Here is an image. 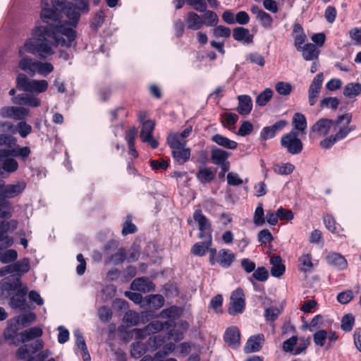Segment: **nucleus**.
I'll return each instance as SVG.
<instances>
[{
	"mask_svg": "<svg viewBox=\"0 0 361 361\" xmlns=\"http://www.w3.org/2000/svg\"><path fill=\"white\" fill-rule=\"evenodd\" d=\"M73 335L76 340V345L81 350V356L83 361H90L91 357L82 332L79 329H75L73 331Z\"/></svg>",
	"mask_w": 361,
	"mask_h": 361,
	"instance_id": "25",
	"label": "nucleus"
},
{
	"mask_svg": "<svg viewBox=\"0 0 361 361\" xmlns=\"http://www.w3.org/2000/svg\"><path fill=\"white\" fill-rule=\"evenodd\" d=\"M225 342L232 348L236 349L240 346V334L235 326L228 328L224 334Z\"/></svg>",
	"mask_w": 361,
	"mask_h": 361,
	"instance_id": "20",
	"label": "nucleus"
},
{
	"mask_svg": "<svg viewBox=\"0 0 361 361\" xmlns=\"http://www.w3.org/2000/svg\"><path fill=\"white\" fill-rule=\"evenodd\" d=\"M264 211L262 203H258L253 215V223L256 226H262L265 224Z\"/></svg>",
	"mask_w": 361,
	"mask_h": 361,
	"instance_id": "46",
	"label": "nucleus"
},
{
	"mask_svg": "<svg viewBox=\"0 0 361 361\" xmlns=\"http://www.w3.org/2000/svg\"><path fill=\"white\" fill-rule=\"evenodd\" d=\"M250 10L263 28L266 30H271L273 28L274 19L270 14L260 8L256 4L252 5Z\"/></svg>",
	"mask_w": 361,
	"mask_h": 361,
	"instance_id": "13",
	"label": "nucleus"
},
{
	"mask_svg": "<svg viewBox=\"0 0 361 361\" xmlns=\"http://www.w3.org/2000/svg\"><path fill=\"white\" fill-rule=\"evenodd\" d=\"M328 332L324 329H319L313 334V340L316 345L323 347L327 339Z\"/></svg>",
	"mask_w": 361,
	"mask_h": 361,
	"instance_id": "58",
	"label": "nucleus"
},
{
	"mask_svg": "<svg viewBox=\"0 0 361 361\" xmlns=\"http://www.w3.org/2000/svg\"><path fill=\"white\" fill-rule=\"evenodd\" d=\"M146 350V345L141 341L135 342L131 345V355L135 358L140 357L145 353Z\"/></svg>",
	"mask_w": 361,
	"mask_h": 361,
	"instance_id": "51",
	"label": "nucleus"
},
{
	"mask_svg": "<svg viewBox=\"0 0 361 361\" xmlns=\"http://www.w3.org/2000/svg\"><path fill=\"white\" fill-rule=\"evenodd\" d=\"M8 150L13 157H19L23 161L26 160L31 154L30 149L28 147L18 146L15 149Z\"/></svg>",
	"mask_w": 361,
	"mask_h": 361,
	"instance_id": "52",
	"label": "nucleus"
},
{
	"mask_svg": "<svg viewBox=\"0 0 361 361\" xmlns=\"http://www.w3.org/2000/svg\"><path fill=\"white\" fill-rule=\"evenodd\" d=\"M203 239L204 240V242L197 243L192 246V252L194 255L202 257L205 255L207 250H209V247L212 242V238Z\"/></svg>",
	"mask_w": 361,
	"mask_h": 361,
	"instance_id": "35",
	"label": "nucleus"
},
{
	"mask_svg": "<svg viewBox=\"0 0 361 361\" xmlns=\"http://www.w3.org/2000/svg\"><path fill=\"white\" fill-rule=\"evenodd\" d=\"M14 271L16 274H23L26 273L30 270V259L27 257L23 258L21 260L16 262L13 264Z\"/></svg>",
	"mask_w": 361,
	"mask_h": 361,
	"instance_id": "50",
	"label": "nucleus"
},
{
	"mask_svg": "<svg viewBox=\"0 0 361 361\" xmlns=\"http://www.w3.org/2000/svg\"><path fill=\"white\" fill-rule=\"evenodd\" d=\"M292 123L294 129L299 132H304L307 126L305 115L298 112L293 115Z\"/></svg>",
	"mask_w": 361,
	"mask_h": 361,
	"instance_id": "41",
	"label": "nucleus"
},
{
	"mask_svg": "<svg viewBox=\"0 0 361 361\" xmlns=\"http://www.w3.org/2000/svg\"><path fill=\"white\" fill-rule=\"evenodd\" d=\"M172 154L173 158L179 163L184 164L190 157V150L185 147L178 148V149H173Z\"/></svg>",
	"mask_w": 361,
	"mask_h": 361,
	"instance_id": "43",
	"label": "nucleus"
},
{
	"mask_svg": "<svg viewBox=\"0 0 361 361\" xmlns=\"http://www.w3.org/2000/svg\"><path fill=\"white\" fill-rule=\"evenodd\" d=\"M43 331L39 326H33L24 330L20 333L21 341L23 342L29 341L35 338H39L42 336Z\"/></svg>",
	"mask_w": 361,
	"mask_h": 361,
	"instance_id": "34",
	"label": "nucleus"
},
{
	"mask_svg": "<svg viewBox=\"0 0 361 361\" xmlns=\"http://www.w3.org/2000/svg\"><path fill=\"white\" fill-rule=\"evenodd\" d=\"M39 19L46 26L55 25L62 22V13L59 9L51 6L49 0H41Z\"/></svg>",
	"mask_w": 361,
	"mask_h": 361,
	"instance_id": "6",
	"label": "nucleus"
},
{
	"mask_svg": "<svg viewBox=\"0 0 361 361\" xmlns=\"http://www.w3.org/2000/svg\"><path fill=\"white\" fill-rule=\"evenodd\" d=\"M343 119H346L347 123L351 122L352 115L350 114H345L338 116L336 120L324 118H320L310 128V133L314 134L317 136L324 137L329 133L331 128L336 129L342 123Z\"/></svg>",
	"mask_w": 361,
	"mask_h": 361,
	"instance_id": "4",
	"label": "nucleus"
},
{
	"mask_svg": "<svg viewBox=\"0 0 361 361\" xmlns=\"http://www.w3.org/2000/svg\"><path fill=\"white\" fill-rule=\"evenodd\" d=\"M264 341V336L262 334L252 336L247 340L244 350L246 353L259 351Z\"/></svg>",
	"mask_w": 361,
	"mask_h": 361,
	"instance_id": "23",
	"label": "nucleus"
},
{
	"mask_svg": "<svg viewBox=\"0 0 361 361\" xmlns=\"http://www.w3.org/2000/svg\"><path fill=\"white\" fill-rule=\"evenodd\" d=\"M8 149H0V170L11 174L18 169V163L12 157Z\"/></svg>",
	"mask_w": 361,
	"mask_h": 361,
	"instance_id": "12",
	"label": "nucleus"
},
{
	"mask_svg": "<svg viewBox=\"0 0 361 361\" xmlns=\"http://www.w3.org/2000/svg\"><path fill=\"white\" fill-rule=\"evenodd\" d=\"M48 87L49 83L46 80L30 79L25 74L19 73L16 76V87L25 92L13 97L11 102L16 105L37 108L42 104L37 94L46 92Z\"/></svg>",
	"mask_w": 361,
	"mask_h": 361,
	"instance_id": "3",
	"label": "nucleus"
},
{
	"mask_svg": "<svg viewBox=\"0 0 361 361\" xmlns=\"http://www.w3.org/2000/svg\"><path fill=\"white\" fill-rule=\"evenodd\" d=\"M209 263L211 265L219 264L223 268H228L235 259V254L228 249H221L218 252L215 248H210Z\"/></svg>",
	"mask_w": 361,
	"mask_h": 361,
	"instance_id": "7",
	"label": "nucleus"
},
{
	"mask_svg": "<svg viewBox=\"0 0 361 361\" xmlns=\"http://www.w3.org/2000/svg\"><path fill=\"white\" fill-rule=\"evenodd\" d=\"M17 133L23 138L26 137L32 132V126L25 121H20L17 124Z\"/></svg>",
	"mask_w": 361,
	"mask_h": 361,
	"instance_id": "63",
	"label": "nucleus"
},
{
	"mask_svg": "<svg viewBox=\"0 0 361 361\" xmlns=\"http://www.w3.org/2000/svg\"><path fill=\"white\" fill-rule=\"evenodd\" d=\"M30 34L31 37L18 48V56L20 58L18 68L31 76L38 74L46 77L53 72L54 66L49 62L33 59L25 53L37 55L39 59L45 60L55 53L59 46L47 37L43 27L35 25Z\"/></svg>",
	"mask_w": 361,
	"mask_h": 361,
	"instance_id": "1",
	"label": "nucleus"
},
{
	"mask_svg": "<svg viewBox=\"0 0 361 361\" xmlns=\"http://www.w3.org/2000/svg\"><path fill=\"white\" fill-rule=\"evenodd\" d=\"M298 269L300 271L307 273L311 271L313 267L312 255L309 253L302 254L298 259Z\"/></svg>",
	"mask_w": 361,
	"mask_h": 361,
	"instance_id": "37",
	"label": "nucleus"
},
{
	"mask_svg": "<svg viewBox=\"0 0 361 361\" xmlns=\"http://www.w3.org/2000/svg\"><path fill=\"white\" fill-rule=\"evenodd\" d=\"M174 324L172 321H167L165 322H161L159 321H154L151 322L147 326V330L149 334H155L164 328L168 329L169 326H171Z\"/></svg>",
	"mask_w": 361,
	"mask_h": 361,
	"instance_id": "44",
	"label": "nucleus"
},
{
	"mask_svg": "<svg viewBox=\"0 0 361 361\" xmlns=\"http://www.w3.org/2000/svg\"><path fill=\"white\" fill-rule=\"evenodd\" d=\"M231 33V29L224 25H216L213 30V35L216 37L228 38L230 37Z\"/></svg>",
	"mask_w": 361,
	"mask_h": 361,
	"instance_id": "64",
	"label": "nucleus"
},
{
	"mask_svg": "<svg viewBox=\"0 0 361 361\" xmlns=\"http://www.w3.org/2000/svg\"><path fill=\"white\" fill-rule=\"evenodd\" d=\"M339 100L336 97H325L320 102L321 108L336 109L339 105Z\"/></svg>",
	"mask_w": 361,
	"mask_h": 361,
	"instance_id": "62",
	"label": "nucleus"
},
{
	"mask_svg": "<svg viewBox=\"0 0 361 361\" xmlns=\"http://www.w3.org/2000/svg\"><path fill=\"white\" fill-rule=\"evenodd\" d=\"M17 257V252L15 250L10 249L0 254V262L3 264H7L14 262Z\"/></svg>",
	"mask_w": 361,
	"mask_h": 361,
	"instance_id": "55",
	"label": "nucleus"
},
{
	"mask_svg": "<svg viewBox=\"0 0 361 361\" xmlns=\"http://www.w3.org/2000/svg\"><path fill=\"white\" fill-rule=\"evenodd\" d=\"M281 144L288 153L293 155L300 154L303 149L302 141L293 131L283 135L281 138Z\"/></svg>",
	"mask_w": 361,
	"mask_h": 361,
	"instance_id": "9",
	"label": "nucleus"
},
{
	"mask_svg": "<svg viewBox=\"0 0 361 361\" xmlns=\"http://www.w3.org/2000/svg\"><path fill=\"white\" fill-rule=\"evenodd\" d=\"M245 307V294L243 289L238 288L231 293L228 312L231 315L241 314L243 312Z\"/></svg>",
	"mask_w": 361,
	"mask_h": 361,
	"instance_id": "11",
	"label": "nucleus"
},
{
	"mask_svg": "<svg viewBox=\"0 0 361 361\" xmlns=\"http://www.w3.org/2000/svg\"><path fill=\"white\" fill-rule=\"evenodd\" d=\"M203 16L204 25L209 27H215L218 25L219 18L217 14L212 11H205Z\"/></svg>",
	"mask_w": 361,
	"mask_h": 361,
	"instance_id": "48",
	"label": "nucleus"
},
{
	"mask_svg": "<svg viewBox=\"0 0 361 361\" xmlns=\"http://www.w3.org/2000/svg\"><path fill=\"white\" fill-rule=\"evenodd\" d=\"M271 264V274L273 276L280 277L285 272V266L282 264L280 256H272L270 259Z\"/></svg>",
	"mask_w": 361,
	"mask_h": 361,
	"instance_id": "31",
	"label": "nucleus"
},
{
	"mask_svg": "<svg viewBox=\"0 0 361 361\" xmlns=\"http://www.w3.org/2000/svg\"><path fill=\"white\" fill-rule=\"evenodd\" d=\"M193 218L198 224L200 230L199 237L200 238H212L211 224L206 216L202 214L201 209H197L195 211Z\"/></svg>",
	"mask_w": 361,
	"mask_h": 361,
	"instance_id": "14",
	"label": "nucleus"
},
{
	"mask_svg": "<svg viewBox=\"0 0 361 361\" xmlns=\"http://www.w3.org/2000/svg\"><path fill=\"white\" fill-rule=\"evenodd\" d=\"M180 314V308L176 306H171L169 308L163 310L159 316L161 318L175 319Z\"/></svg>",
	"mask_w": 361,
	"mask_h": 361,
	"instance_id": "60",
	"label": "nucleus"
},
{
	"mask_svg": "<svg viewBox=\"0 0 361 361\" xmlns=\"http://www.w3.org/2000/svg\"><path fill=\"white\" fill-rule=\"evenodd\" d=\"M140 320V314L132 310L127 312L123 317L124 322L129 324L132 326H135L138 324Z\"/></svg>",
	"mask_w": 361,
	"mask_h": 361,
	"instance_id": "61",
	"label": "nucleus"
},
{
	"mask_svg": "<svg viewBox=\"0 0 361 361\" xmlns=\"http://www.w3.org/2000/svg\"><path fill=\"white\" fill-rule=\"evenodd\" d=\"M295 169V166L290 162L277 163L274 164L272 166V170L275 173L282 176L291 174L294 171Z\"/></svg>",
	"mask_w": 361,
	"mask_h": 361,
	"instance_id": "36",
	"label": "nucleus"
},
{
	"mask_svg": "<svg viewBox=\"0 0 361 361\" xmlns=\"http://www.w3.org/2000/svg\"><path fill=\"white\" fill-rule=\"evenodd\" d=\"M20 328L18 325V322L13 318L9 319L7 322V327L4 331V336L6 338L11 339L15 338L16 334Z\"/></svg>",
	"mask_w": 361,
	"mask_h": 361,
	"instance_id": "45",
	"label": "nucleus"
},
{
	"mask_svg": "<svg viewBox=\"0 0 361 361\" xmlns=\"http://www.w3.org/2000/svg\"><path fill=\"white\" fill-rule=\"evenodd\" d=\"M327 264L337 270H344L348 267L347 260L339 253L331 252L326 257Z\"/></svg>",
	"mask_w": 361,
	"mask_h": 361,
	"instance_id": "21",
	"label": "nucleus"
},
{
	"mask_svg": "<svg viewBox=\"0 0 361 361\" xmlns=\"http://www.w3.org/2000/svg\"><path fill=\"white\" fill-rule=\"evenodd\" d=\"M210 156L211 160L214 164H223V163L228 161L230 153L217 147H212Z\"/></svg>",
	"mask_w": 361,
	"mask_h": 361,
	"instance_id": "26",
	"label": "nucleus"
},
{
	"mask_svg": "<svg viewBox=\"0 0 361 361\" xmlns=\"http://www.w3.org/2000/svg\"><path fill=\"white\" fill-rule=\"evenodd\" d=\"M27 288L23 287L17 290V292L10 298V306L13 309H18L21 311L27 310V305L26 304V295L27 293Z\"/></svg>",
	"mask_w": 361,
	"mask_h": 361,
	"instance_id": "17",
	"label": "nucleus"
},
{
	"mask_svg": "<svg viewBox=\"0 0 361 361\" xmlns=\"http://www.w3.org/2000/svg\"><path fill=\"white\" fill-rule=\"evenodd\" d=\"M238 119L237 114L234 113H224L221 115V121L224 127L229 128L234 126Z\"/></svg>",
	"mask_w": 361,
	"mask_h": 361,
	"instance_id": "54",
	"label": "nucleus"
},
{
	"mask_svg": "<svg viewBox=\"0 0 361 361\" xmlns=\"http://www.w3.org/2000/svg\"><path fill=\"white\" fill-rule=\"evenodd\" d=\"M25 106V105L16 106V109L14 110V120L23 121V120L29 116L30 110Z\"/></svg>",
	"mask_w": 361,
	"mask_h": 361,
	"instance_id": "57",
	"label": "nucleus"
},
{
	"mask_svg": "<svg viewBox=\"0 0 361 361\" xmlns=\"http://www.w3.org/2000/svg\"><path fill=\"white\" fill-rule=\"evenodd\" d=\"M273 90L270 88H266L256 98V104L259 106H265L273 97Z\"/></svg>",
	"mask_w": 361,
	"mask_h": 361,
	"instance_id": "47",
	"label": "nucleus"
},
{
	"mask_svg": "<svg viewBox=\"0 0 361 361\" xmlns=\"http://www.w3.org/2000/svg\"><path fill=\"white\" fill-rule=\"evenodd\" d=\"M154 126L155 123L153 121L147 120L145 122H143L140 133L141 141L149 143L153 149L158 147V142L152 137Z\"/></svg>",
	"mask_w": 361,
	"mask_h": 361,
	"instance_id": "16",
	"label": "nucleus"
},
{
	"mask_svg": "<svg viewBox=\"0 0 361 361\" xmlns=\"http://www.w3.org/2000/svg\"><path fill=\"white\" fill-rule=\"evenodd\" d=\"M298 51L301 52L303 59L307 61L318 60L320 54V50L313 43L304 44Z\"/></svg>",
	"mask_w": 361,
	"mask_h": 361,
	"instance_id": "24",
	"label": "nucleus"
},
{
	"mask_svg": "<svg viewBox=\"0 0 361 361\" xmlns=\"http://www.w3.org/2000/svg\"><path fill=\"white\" fill-rule=\"evenodd\" d=\"M12 216V206L8 201L0 202V218L9 219Z\"/></svg>",
	"mask_w": 361,
	"mask_h": 361,
	"instance_id": "56",
	"label": "nucleus"
},
{
	"mask_svg": "<svg viewBox=\"0 0 361 361\" xmlns=\"http://www.w3.org/2000/svg\"><path fill=\"white\" fill-rule=\"evenodd\" d=\"M21 276L18 274H11L3 279L0 283L2 291L14 290L21 286Z\"/></svg>",
	"mask_w": 361,
	"mask_h": 361,
	"instance_id": "19",
	"label": "nucleus"
},
{
	"mask_svg": "<svg viewBox=\"0 0 361 361\" xmlns=\"http://www.w3.org/2000/svg\"><path fill=\"white\" fill-rule=\"evenodd\" d=\"M238 112L241 115L249 114L252 109V102L251 97L247 94L239 95L238 97Z\"/></svg>",
	"mask_w": 361,
	"mask_h": 361,
	"instance_id": "27",
	"label": "nucleus"
},
{
	"mask_svg": "<svg viewBox=\"0 0 361 361\" xmlns=\"http://www.w3.org/2000/svg\"><path fill=\"white\" fill-rule=\"evenodd\" d=\"M288 122L285 120H280L270 126L263 128L260 133V137L264 140L273 138L276 133L281 131L286 126Z\"/></svg>",
	"mask_w": 361,
	"mask_h": 361,
	"instance_id": "18",
	"label": "nucleus"
},
{
	"mask_svg": "<svg viewBox=\"0 0 361 361\" xmlns=\"http://www.w3.org/2000/svg\"><path fill=\"white\" fill-rule=\"evenodd\" d=\"M355 126L350 125V122L347 123L346 119H343L342 123L337 127L336 133L326 137L320 141L319 146L324 149H330L337 142L345 139L348 134L355 130Z\"/></svg>",
	"mask_w": 361,
	"mask_h": 361,
	"instance_id": "5",
	"label": "nucleus"
},
{
	"mask_svg": "<svg viewBox=\"0 0 361 361\" xmlns=\"http://www.w3.org/2000/svg\"><path fill=\"white\" fill-rule=\"evenodd\" d=\"M233 37L236 41H243L247 44L251 43L253 39L249 30L243 27H235L233 31Z\"/></svg>",
	"mask_w": 361,
	"mask_h": 361,
	"instance_id": "30",
	"label": "nucleus"
},
{
	"mask_svg": "<svg viewBox=\"0 0 361 361\" xmlns=\"http://www.w3.org/2000/svg\"><path fill=\"white\" fill-rule=\"evenodd\" d=\"M269 277V273L267 270L263 267H258L257 269H255L251 277H250L249 281L252 283L253 286L256 288L257 284L255 282V280H257L258 281H265L267 280Z\"/></svg>",
	"mask_w": 361,
	"mask_h": 361,
	"instance_id": "42",
	"label": "nucleus"
},
{
	"mask_svg": "<svg viewBox=\"0 0 361 361\" xmlns=\"http://www.w3.org/2000/svg\"><path fill=\"white\" fill-rule=\"evenodd\" d=\"M215 173V171L212 168L201 167L196 173V178L202 184H207L214 179Z\"/></svg>",
	"mask_w": 361,
	"mask_h": 361,
	"instance_id": "29",
	"label": "nucleus"
},
{
	"mask_svg": "<svg viewBox=\"0 0 361 361\" xmlns=\"http://www.w3.org/2000/svg\"><path fill=\"white\" fill-rule=\"evenodd\" d=\"M324 75L319 73L312 80L308 89V102L310 106H314L319 96L322 87Z\"/></svg>",
	"mask_w": 361,
	"mask_h": 361,
	"instance_id": "15",
	"label": "nucleus"
},
{
	"mask_svg": "<svg viewBox=\"0 0 361 361\" xmlns=\"http://www.w3.org/2000/svg\"><path fill=\"white\" fill-rule=\"evenodd\" d=\"M130 288L133 290L147 293L153 290L154 285L148 278L140 277L133 281Z\"/></svg>",
	"mask_w": 361,
	"mask_h": 361,
	"instance_id": "22",
	"label": "nucleus"
},
{
	"mask_svg": "<svg viewBox=\"0 0 361 361\" xmlns=\"http://www.w3.org/2000/svg\"><path fill=\"white\" fill-rule=\"evenodd\" d=\"M126 259V252L123 249H119L117 252L112 255L106 261V264H118Z\"/></svg>",
	"mask_w": 361,
	"mask_h": 361,
	"instance_id": "59",
	"label": "nucleus"
},
{
	"mask_svg": "<svg viewBox=\"0 0 361 361\" xmlns=\"http://www.w3.org/2000/svg\"><path fill=\"white\" fill-rule=\"evenodd\" d=\"M61 12L68 20H62L55 25L49 26L37 23L35 26L43 27L47 37L58 46L69 48L76 38V27L81 13L78 11L77 6L70 1L63 6Z\"/></svg>",
	"mask_w": 361,
	"mask_h": 361,
	"instance_id": "2",
	"label": "nucleus"
},
{
	"mask_svg": "<svg viewBox=\"0 0 361 361\" xmlns=\"http://www.w3.org/2000/svg\"><path fill=\"white\" fill-rule=\"evenodd\" d=\"M25 188L26 183L24 180L12 184H5L4 181H0V197L5 200L14 198L21 194Z\"/></svg>",
	"mask_w": 361,
	"mask_h": 361,
	"instance_id": "10",
	"label": "nucleus"
},
{
	"mask_svg": "<svg viewBox=\"0 0 361 361\" xmlns=\"http://www.w3.org/2000/svg\"><path fill=\"white\" fill-rule=\"evenodd\" d=\"M310 341L311 339L310 337L298 338L297 336H293L283 342V350L293 355H298L305 351L310 343Z\"/></svg>",
	"mask_w": 361,
	"mask_h": 361,
	"instance_id": "8",
	"label": "nucleus"
},
{
	"mask_svg": "<svg viewBox=\"0 0 361 361\" xmlns=\"http://www.w3.org/2000/svg\"><path fill=\"white\" fill-rule=\"evenodd\" d=\"M275 90L279 94L286 97L290 94L293 86L290 82L280 81L276 83Z\"/></svg>",
	"mask_w": 361,
	"mask_h": 361,
	"instance_id": "49",
	"label": "nucleus"
},
{
	"mask_svg": "<svg viewBox=\"0 0 361 361\" xmlns=\"http://www.w3.org/2000/svg\"><path fill=\"white\" fill-rule=\"evenodd\" d=\"M148 308L160 309L164 305V298L161 295H150L145 298Z\"/></svg>",
	"mask_w": 361,
	"mask_h": 361,
	"instance_id": "40",
	"label": "nucleus"
},
{
	"mask_svg": "<svg viewBox=\"0 0 361 361\" xmlns=\"http://www.w3.org/2000/svg\"><path fill=\"white\" fill-rule=\"evenodd\" d=\"M211 140L219 146L227 149H235L238 145L237 142L218 133L212 135Z\"/></svg>",
	"mask_w": 361,
	"mask_h": 361,
	"instance_id": "28",
	"label": "nucleus"
},
{
	"mask_svg": "<svg viewBox=\"0 0 361 361\" xmlns=\"http://www.w3.org/2000/svg\"><path fill=\"white\" fill-rule=\"evenodd\" d=\"M167 142L172 150L178 149L186 145V140L181 139L177 133H170L167 137Z\"/></svg>",
	"mask_w": 361,
	"mask_h": 361,
	"instance_id": "39",
	"label": "nucleus"
},
{
	"mask_svg": "<svg viewBox=\"0 0 361 361\" xmlns=\"http://www.w3.org/2000/svg\"><path fill=\"white\" fill-rule=\"evenodd\" d=\"M13 319L18 322V326L22 329L33 323L36 320L37 317L35 313L30 312L28 313L20 314Z\"/></svg>",
	"mask_w": 361,
	"mask_h": 361,
	"instance_id": "38",
	"label": "nucleus"
},
{
	"mask_svg": "<svg viewBox=\"0 0 361 361\" xmlns=\"http://www.w3.org/2000/svg\"><path fill=\"white\" fill-rule=\"evenodd\" d=\"M187 26L189 29L193 30H200L204 25L202 18L194 12H189L185 20Z\"/></svg>",
	"mask_w": 361,
	"mask_h": 361,
	"instance_id": "32",
	"label": "nucleus"
},
{
	"mask_svg": "<svg viewBox=\"0 0 361 361\" xmlns=\"http://www.w3.org/2000/svg\"><path fill=\"white\" fill-rule=\"evenodd\" d=\"M343 95L349 99H354L361 94V84L359 82H349L343 88Z\"/></svg>",
	"mask_w": 361,
	"mask_h": 361,
	"instance_id": "33",
	"label": "nucleus"
},
{
	"mask_svg": "<svg viewBox=\"0 0 361 361\" xmlns=\"http://www.w3.org/2000/svg\"><path fill=\"white\" fill-rule=\"evenodd\" d=\"M355 324V317L352 314L344 315L341 319V328L344 331H350Z\"/></svg>",
	"mask_w": 361,
	"mask_h": 361,
	"instance_id": "53",
	"label": "nucleus"
}]
</instances>
